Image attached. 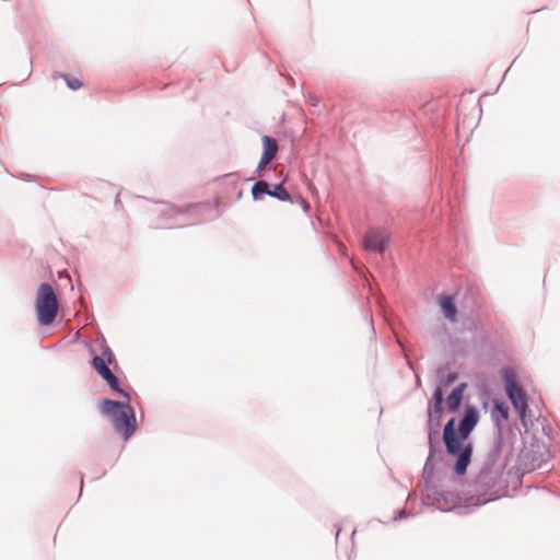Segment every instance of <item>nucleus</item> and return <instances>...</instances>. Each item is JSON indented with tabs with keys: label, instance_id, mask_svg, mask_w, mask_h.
<instances>
[{
	"label": "nucleus",
	"instance_id": "obj_1",
	"mask_svg": "<svg viewBox=\"0 0 560 560\" xmlns=\"http://www.w3.org/2000/svg\"><path fill=\"white\" fill-rule=\"evenodd\" d=\"M101 411L112 417L115 430L127 441L136 431V417L128 404L104 399L101 402Z\"/></svg>",
	"mask_w": 560,
	"mask_h": 560
},
{
	"label": "nucleus",
	"instance_id": "obj_2",
	"mask_svg": "<svg viewBox=\"0 0 560 560\" xmlns=\"http://www.w3.org/2000/svg\"><path fill=\"white\" fill-rule=\"evenodd\" d=\"M59 303L57 295L49 283H42L36 292L35 311L37 320L42 326H49L57 317Z\"/></svg>",
	"mask_w": 560,
	"mask_h": 560
},
{
	"label": "nucleus",
	"instance_id": "obj_3",
	"mask_svg": "<svg viewBox=\"0 0 560 560\" xmlns=\"http://www.w3.org/2000/svg\"><path fill=\"white\" fill-rule=\"evenodd\" d=\"M443 440L447 450V453L451 455H457L458 458L455 464V471L457 475L462 476L466 472L467 466L470 463L472 447L470 444H466L463 448L460 445V441L457 439L455 433V420L451 419L444 427Z\"/></svg>",
	"mask_w": 560,
	"mask_h": 560
},
{
	"label": "nucleus",
	"instance_id": "obj_4",
	"mask_svg": "<svg viewBox=\"0 0 560 560\" xmlns=\"http://www.w3.org/2000/svg\"><path fill=\"white\" fill-rule=\"evenodd\" d=\"M114 360V354L112 350L106 347L101 355H95L92 360V366L95 371L108 383L112 389L124 395L129 399L128 394H126L120 387L117 377L112 373L108 368Z\"/></svg>",
	"mask_w": 560,
	"mask_h": 560
},
{
	"label": "nucleus",
	"instance_id": "obj_5",
	"mask_svg": "<svg viewBox=\"0 0 560 560\" xmlns=\"http://www.w3.org/2000/svg\"><path fill=\"white\" fill-rule=\"evenodd\" d=\"M505 392L520 418L524 421L528 409L526 393L512 377L505 380Z\"/></svg>",
	"mask_w": 560,
	"mask_h": 560
},
{
	"label": "nucleus",
	"instance_id": "obj_6",
	"mask_svg": "<svg viewBox=\"0 0 560 560\" xmlns=\"http://www.w3.org/2000/svg\"><path fill=\"white\" fill-rule=\"evenodd\" d=\"M389 238L390 234L384 229H369L363 237V248L383 254Z\"/></svg>",
	"mask_w": 560,
	"mask_h": 560
},
{
	"label": "nucleus",
	"instance_id": "obj_7",
	"mask_svg": "<svg viewBox=\"0 0 560 560\" xmlns=\"http://www.w3.org/2000/svg\"><path fill=\"white\" fill-rule=\"evenodd\" d=\"M477 423H478V412H477L476 408L467 407L465 409V415H464L463 420L460 421L459 429H458L460 439L463 441L469 436L470 432L472 431V429L476 427Z\"/></svg>",
	"mask_w": 560,
	"mask_h": 560
},
{
	"label": "nucleus",
	"instance_id": "obj_8",
	"mask_svg": "<svg viewBox=\"0 0 560 560\" xmlns=\"http://www.w3.org/2000/svg\"><path fill=\"white\" fill-rule=\"evenodd\" d=\"M440 306H441L443 315L446 319H448L453 323L456 322L457 308H456L454 299L452 296H447V295L441 296Z\"/></svg>",
	"mask_w": 560,
	"mask_h": 560
},
{
	"label": "nucleus",
	"instance_id": "obj_9",
	"mask_svg": "<svg viewBox=\"0 0 560 560\" xmlns=\"http://www.w3.org/2000/svg\"><path fill=\"white\" fill-rule=\"evenodd\" d=\"M465 385H460L452 390V393L448 395L446 404L451 411H456L462 402L463 399V392H464Z\"/></svg>",
	"mask_w": 560,
	"mask_h": 560
},
{
	"label": "nucleus",
	"instance_id": "obj_10",
	"mask_svg": "<svg viewBox=\"0 0 560 560\" xmlns=\"http://www.w3.org/2000/svg\"><path fill=\"white\" fill-rule=\"evenodd\" d=\"M261 141H262V147H264L262 156L273 160L278 152L277 141L269 136H264L261 138Z\"/></svg>",
	"mask_w": 560,
	"mask_h": 560
},
{
	"label": "nucleus",
	"instance_id": "obj_11",
	"mask_svg": "<svg viewBox=\"0 0 560 560\" xmlns=\"http://www.w3.org/2000/svg\"><path fill=\"white\" fill-rule=\"evenodd\" d=\"M269 184L265 180L257 182L252 188V195L255 200L260 199L265 194L269 195Z\"/></svg>",
	"mask_w": 560,
	"mask_h": 560
},
{
	"label": "nucleus",
	"instance_id": "obj_12",
	"mask_svg": "<svg viewBox=\"0 0 560 560\" xmlns=\"http://www.w3.org/2000/svg\"><path fill=\"white\" fill-rule=\"evenodd\" d=\"M269 196H272V197H275V198H277L279 200H282V201H290L291 200L290 194L282 186V184L277 185L273 190H270Z\"/></svg>",
	"mask_w": 560,
	"mask_h": 560
},
{
	"label": "nucleus",
	"instance_id": "obj_13",
	"mask_svg": "<svg viewBox=\"0 0 560 560\" xmlns=\"http://www.w3.org/2000/svg\"><path fill=\"white\" fill-rule=\"evenodd\" d=\"M61 77L65 79L67 85L71 90H79V89H81L83 86L82 81L77 79V78H70V77L63 75V74Z\"/></svg>",
	"mask_w": 560,
	"mask_h": 560
},
{
	"label": "nucleus",
	"instance_id": "obj_14",
	"mask_svg": "<svg viewBox=\"0 0 560 560\" xmlns=\"http://www.w3.org/2000/svg\"><path fill=\"white\" fill-rule=\"evenodd\" d=\"M495 409L501 413L503 419L506 420L509 418V408L504 402H497Z\"/></svg>",
	"mask_w": 560,
	"mask_h": 560
},
{
	"label": "nucleus",
	"instance_id": "obj_15",
	"mask_svg": "<svg viewBox=\"0 0 560 560\" xmlns=\"http://www.w3.org/2000/svg\"><path fill=\"white\" fill-rule=\"evenodd\" d=\"M433 400H434L435 405H442L443 404V394H442L441 388L438 387L434 390Z\"/></svg>",
	"mask_w": 560,
	"mask_h": 560
},
{
	"label": "nucleus",
	"instance_id": "obj_16",
	"mask_svg": "<svg viewBox=\"0 0 560 560\" xmlns=\"http://www.w3.org/2000/svg\"><path fill=\"white\" fill-rule=\"evenodd\" d=\"M272 160L267 159L265 156H261L260 162L257 166V172H260L266 168V166L271 162Z\"/></svg>",
	"mask_w": 560,
	"mask_h": 560
},
{
	"label": "nucleus",
	"instance_id": "obj_17",
	"mask_svg": "<svg viewBox=\"0 0 560 560\" xmlns=\"http://www.w3.org/2000/svg\"><path fill=\"white\" fill-rule=\"evenodd\" d=\"M433 411L439 416L442 412V405H435V402H433Z\"/></svg>",
	"mask_w": 560,
	"mask_h": 560
}]
</instances>
